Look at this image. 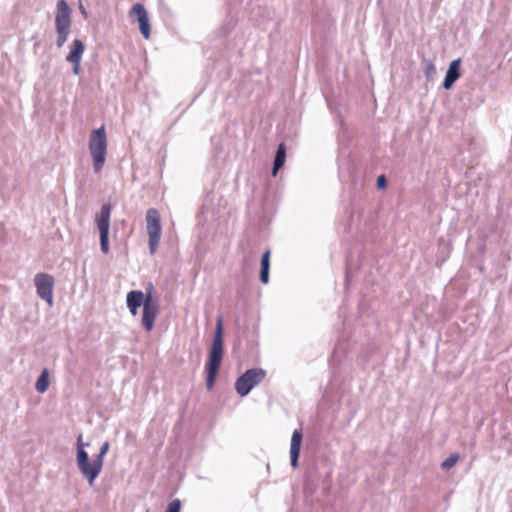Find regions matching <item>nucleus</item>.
Wrapping results in <instances>:
<instances>
[{"label":"nucleus","mask_w":512,"mask_h":512,"mask_svg":"<svg viewBox=\"0 0 512 512\" xmlns=\"http://www.w3.org/2000/svg\"><path fill=\"white\" fill-rule=\"evenodd\" d=\"M89 151L92 157L94 172L99 173L105 164L107 154V136L104 126L91 132Z\"/></svg>","instance_id":"obj_1"},{"label":"nucleus","mask_w":512,"mask_h":512,"mask_svg":"<svg viewBox=\"0 0 512 512\" xmlns=\"http://www.w3.org/2000/svg\"><path fill=\"white\" fill-rule=\"evenodd\" d=\"M222 333V320L219 319L217 322L216 334L212 343V348L210 350L209 359L206 368V383L205 384H214L216 380V376L221 364L222 354H223V345L221 339Z\"/></svg>","instance_id":"obj_2"},{"label":"nucleus","mask_w":512,"mask_h":512,"mask_svg":"<svg viewBox=\"0 0 512 512\" xmlns=\"http://www.w3.org/2000/svg\"><path fill=\"white\" fill-rule=\"evenodd\" d=\"M71 29V9L65 0H59L56 5L55 30L57 34L56 45L63 47L68 39Z\"/></svg>","instance_id":"obj_3"},{"label":"nucleus","mask_w":512,"mask_h":512,"mask_svg":"<svg viewBox=\"0 0 512 512\" xmlns=\"http://www.w3.org/2000/svg\"><path fill=\"white\" fill-rule=\"evenodd\" d=\"M147 233L149 236V251L153 255L156 253L161 239V220L157 209L150 208L146 212Z\"/></svg>","instance_id":"obj_4"},{"label":"nucleus","mask_w":512,"mask_h":512,"mask_svg":"<svg viewBox=\"0 0 512 512\" xmlns=\"http://www.w3.org/2000/svg\"><path fill=\"white\" fill-rule=\"evenodd\" d=\"M112 207L104 204L96 217V224L100 233V248L104 254L109 252V229Z\"/></svg>","instance_id":"obj_5"},{"label":"nucleus","mask_w":512,"mask_h":512,"mask_svg":"<svg viewBox=\"0 0 512 512\" xmlns=\"http://www.w3.org/2000/svg\"><path fill=\"white\" fill-rule=\"evenodd\" d=\"M109 450V442H104L93 460L88 458L87 465L85 466L83 477L87 480L88 484L92 486L102 471L104 456Z\"/></svg>","instance_id":"obj_6"},{"label":"nucleus","mask_w":512,"mask_h":512,"mask_svg":"<svg viewBox=\"0 0 512 512\" xmlns=\"http://www.w3.org/2000/svg\"><path fill=\"white\" fill-rule=\"evenodd\" d=\"M54 283L53 276L47 273H37L34 277L38 297L47 302L50 307L53 306Z\"/></svg>","instance_id":"obj_7"},{"label":"nucleus","mask_w":512,"mask_h":512,"mask_svg":"<svg viewBox=\"0 0 512 512\" xmlns=\"http://www.w3.org/2000/svg\"><path fill=\"white\" fill-rule=\"evenodd\" d=\"M85 51V46L80 39H74L70 51L66 56V61L73 65V73L75 75L80 74V63Z\"/></svg>","instance_id":"obj_8"},{"label":"nucleus","mask_w":512,"mask_h":512,"mask_svg":"<svg viewBox=\"0 0 512 512\" xmlns=\"http://www.w3.org/2000/svg\"><path fill=\"white\" fill-rule=\"evenodd\" d=\"M131 15L136 17L139 23L140 32L143 35V37L145 39H149L151 27L149 23L148 13L145 7L140 3L134 4L131 9Z\"/></svg>","instance_id":"obj_9"},{"label":"nucleus","mask_w":512,"mask_h":512,"mask_svg":"<svg viewBox=\"0 0 512 512\" xmlns=\"http://www.w3.org/2000/svg\"><path fill=\"white\" fill-rule=\"evenodd\" d=\"M158 310V303L153 298L145 303L142 312V324L146 331L149 332L153 329Z\"/></svg>","instance_id":"obj_10"},{"label":"nucleus","mask_w":512,"mask_h":512,"mask_svg":"<svg viewBox=\"0 0 512 512\" xmlns=\"http://www.w3.org/2000/svg\"><path fill=\"white\" fill-rule=\"evenodd\" d=\"M154 291V287L152 284L149 285V287L146 289V292H142L140 290H132L128 292L126 296V303L127 305H132L136 307L145 306V303L148 300H151L153 298L152 294Z\"/></svg>","instance_id":"obj_11"},{"label":"nucleus","mask_w":512,"mask_h":512,"mask_svg":"<svg viewBox=\"0 0 512 512\" xmlns=\"http://www.w3.org/2000/svg\"><path fill=\"white\" fill-rule=\"evenodd\" d=\"M266 371L260 368L247 370L235 382V384H259L264 381Z\"/></svg>","instance_id":"obj_12"},{"label":"nucleus","mask_w":512,"mask_h":512,"mask_svg":"<svg viewBox=\"0 0 512 512\" xmlns=\"http://www.w3.org/2000/svg\"><path fill=\"white\" fill-rule=\"evenodd\" d=\"M302 432L299 429L294 430L290 443V463L293 468L298 467V459L302 443Z\"/></svg>","instance_id":"obj_13"},{"label":"nucleus","mask_w":512,"mask_h":512,"mask_svg":"<svg viewBox=\"0 0 512 512\" xmlns=\"http://www.w3.org/2000/svg\"><path fill=\"white\" fill-rule=\"evenodd\" d=\"M460 66L461 58L455 59L450 63L443 81L444 89H450L453 84L460 78Z\"/></svg>","instance_id":"obj_14"},{"label":"nucleus","mask_w":512,"mask_h":512,"mask_svg":"<svg viewBox=\"0 0 512 512\" xmlns=\"http://www.w3.org/2000/svg\"><path fill=\"white\" fill-rule=\"evenodd\" d=\"M76 445H77L76 463H77V467H78L79 471L83 475L85 466L87 465L88 456H89L85 450V447L89 446V443H84L83 436H82V434H80L77 437Z\"/></svg>","instance_id":"obj_15"},{"label":"nucleus","mask_w":512,"mask_h":512,"mask_svg":"<svg viewBox=\"0 0 512 512\" xmlns=\"http://www.w3.org/2000/svg\"><path fill=\"white\" fill-rule=\"evenodd\" d=\"M286 159V147L284 143H280L276 151L272 175L276 176L278 170L283 167Z\"/></svg>","instance_id":"obj_16"},{"label":"nucleus","mask_w":512,"mask_h":512,"mask_svg":"<svg viewBox=\"0 0 512 512\" xmlns=\"http://www.w3.org/2000/svg\"><path fill=\"white\" fill-rule=\"evenodd\" d=\"M459 458L460 457H459L458 453L450 454V456L448 458H446L441 463V469L444 470V471L450 470L452 467H454L456 465V463L458 462Z\"/></svg>","instance_id":"obj_17"},{"label":"nucleus","mask_w":512,"mask_h":512,"mask_svg":"<svg viewBox=\"0 0 512 512\" xmlns=\"http://www.w3.org/2000/svg\"><path fill=\"white\" fill-rule=\"evenodd\" d=\"M181 509V502L179 499L172 500L166 509L165 512H180Z\"/></svg>","instance_id":"obj_18"},{"label":"nucleus","mask_w":512,"mask_h":512,"mask_svg":"<svg viewBox=\"0 0 512 512\" xmlns=\"http://www.w3.org/2000/svg\"><path fill=\"white\" fill-rule=\"evenodd\" d=\"M35 384H49V373L47 369H44Z\"/></svg>","instance_id":"obj_19"},{"label":"nucleus","mask_w":512,"mask_h":512,"mask_svg":"<svg viewBox=\"0 0 512 512\" xmlns=\"http://www.w3.org/2000/svg\"><path fill=\"white\" fill-rule=\"evenodd\" d=\"M237 393L244 397L250 393L254 386H235Z\"/></svg>","instance_id":"obj_20"},{"label":"nucleus","mask_w":512,"mask_h":512,"mask_svg":"<svg viewBox=\"0 0 512 512\" xmlns=\"http://www.w3.org/2000/svg\"><path fill=\"white\" fill-rule=\"evenodd\" d=\"M269 258H270V251L267 250L264 252V254L262 255V259H261V268L263 269H269L270 267V262H269Z\"/></svg>","instance_id":"obj_21"},{"label":"nucleus","mask_w":512,"mask_h":512,"mask_svg":"<svg viewBox=\"0 0 512 512\" xmlns=\"http://www.w3.org/2000/svg\"><path fill=\"white\" fill-rule=\"evenodd\" d=\"M260 280L263 284H267L269 281V269H263L260 270Z\"/></svg>","instance_id":"obj_22"},{"label":"nucleus","mask_w":512,"mask_h":512,"mask_svg":"<svg viewBox=\"0 0 512 512\" xmlns=\"http://www.w3.org/2000/svg\"><path fill=\"white\" fill-rule=\"evenodd\" d=\"M386 183H387V181H386V178H385V176H384V175H380V176L377 178V187H378L379 189L384 188V187L386 186Z\"/></svg>","instance_id":"obj_23"},{"label":"nucleus","mask_w":512,"mask_h":512,"mask_svg":"<svg viewBox=\"0 0 512 512\" xmlns=\"http://www.w3.org/2000/svg\"><path fill=\"white\" fill-rule=\"evenodd\" d=\"M127 307H128V309H129L130 313H131L133 316L137 315L139 307L132 306V305H127Z\"/></svg>","instance_id":"obj_24"},{"label":"nucleus","mask_w":512,"mask_h":512,"mask_svg":"<svg viewBox=\"0 0 512 512\" xmlns=\"http://www.w3.org/2000/svg\"><path fill=\"white\" fill-rule=\"evenodd\" d=\"M36 390L39 394H42L47 391L49 386H35Z\"/></svg>","instance_id":"obj_25"},{"label":"nucleus","mask_w":512,"mask_h":512,"mask_svg":"<svg viewBox=\"0 0 512 512\" xmlns=\"http://www.w3.org/2000/svg\"><path fill=\"white\" fill-rule=\"evenodd\" d=\"M79 10H80L81 14L83 15V17L87 18L88 14L82 4H80Z\"/></svg>","instance_id":"obj_26"},{"label":"nucleus","mask_w":512,"mask_h":512,"mask_svg":"<svg viewBox=\"0 0 512 512\" xmlns=\"http://www.w3.org/2000/svg\"><path fill=\"white\" fill-rule=\"evenodd\" d=\"M435 72V68H434V65L433 64H429L428 68H427V71L426 73L427 74H430V73H434Z\"/></svg>","instance_id":"obj_27"},{"label":"nucleus","mask_w":512,"mask_h":512,"mask_svg":"<svg viewBox=\"0 0 512 512\" xmlns=\"http://www.w3.org/2000/svg\"><path fill=\"white\" fill-rule=\"evenodd\" d=\"M212 387H213L212 385L207 386L208 391H210L212 389Z\"/></svg>","instance_id":"obj_28"}]
</instances>
